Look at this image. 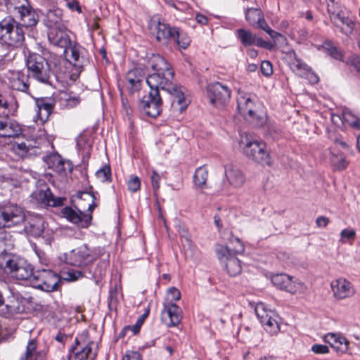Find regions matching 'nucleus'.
<instances>
[{
    "label": "nucleus",
    "mask_w": 360,
    "mask_h": 360,
    "mask_svg": "<svg viewBox=\"0 0 360 360\" xmlns=\"http://www.w3.org/2000/svg\"><path fill=\"white\" fill-rule=\"evenodd\" d=\"M181 309L178 305L172 302L164 304L161 319L168 327L177 326L181 322Z\"/></svg>",
    "instance_id": "obj_17"
},
{
    "label": "nucleus",
    "mask_w": 360,
    "mask_h": 360,
    "mask_svg": "<svg viewBox=\"0 0 360 360\" xmlns=\"http://www.w3.org/2000/svg\"><path fill=\"white\" fill-rule=\"evenodd\" d=\"M69 51L71 52V57L75 63L73 64L72 61L63 59L62 60H59V63H63L66 69L73 66V68L71 70L72 72L60 71L61 73L64 74L65 78L69 77L72 81H75L79 77L84 64L82 60L80 59L79 52L76 46L71 44L70 47H68V51Z\"/></svg>",
    "instance_id": "obj_16"
},
{
    "label": "nucleus",
    "mask_w": 360,
    "mask_h": 360,
    "mask_svg": "<svg viewBox=\"0 0 360 360\" xmlns=\"http://www.w3.org/2000/svg\"><path fill=\"white\" fill-rule=\"evenodd\" d=\"M207 92L210 103L217 107L224 105L231 98L229 86L219 82L207 84Z\"/></svg>",
    "instance_id": "obj_12"
},
{
    "label": "nucleus",
    "mask_w": 360,
    "mask_h": 360,
    "mask_svg": "<svg viewBox=\"0 0 360 360\" xmlns=\"http://www.w3.org/2000/svg\"><path fill=\"white\" fill-rule=\"evenodd\" d=\"M145 69H151L153 73L148 74L146 83L150 88L139 102V108L148 117H156L162 110V100L160 89L171 95L172 103L179 105L183 111L187 107L185 96L181 87L173 84L174 72L171 65L159 54H152L143 65Z\"/></svg>",
    "instance_id": "obj_1"
},
{
    "label": "nucleus",
    "mask_w": 360,
    "mask_h": 360,
    "mask_svg": "<svg viewBox=\"0 0 360 360\" xmlns=\"http://www.w3.org/2000/svg\"><path fill=\"white\" fill-rule=\"evenodd\" d=\"M331 288L335 297L338 299L349 297L354 294V289L352 284L342 278L332 282Z\"/></svg>",
    "instance_id": "obj_23"
},
{
    "label": "nucleus",
    "mask_w": 360,
    "mask_h": 360,
    "mask_svg": "<svg viewBox=\"0 0 360 360\" xmlns=\"http://www.w3.org/2000/svg\"><path fill=\"white\" fill-rule=\"evenodd\" d=\"M21 133L22 128L18 122L11 119L8 114H0V136L16 137Z\"/></svg>",
    "instance_id": "obj_18"
},
{
    "label": "nucleus",
    "mask_w": 360,
    "mask_h": 360,
    "mask_svg": "<svg viewBox=\"0 0 360 360\" xmlns=\"http://www.w3.org/2000/svg\"><path fill=\"white\" fill-rule=\"evenodd\" d=\"M96 178L101 182L111 181V170L109 165H104L95 173Z\"/></svg>",
    "instance_id": "obj_41"
},
{
    "label": "nucleus",
    "mask_w": 360,
    "mask_h": 360,
    "mask_svg": "<svg viewBox=\"0 0 360 360\" xmlns=\"http://www.w3.org/2000/svg\"><path fill=\"white\" fill-rule=\"evenodd\" d=\"M335 117L341 120L343 122L347 124L354 129H360V119L349 110H344L342 114V117L339 115H332L333 120H334Z\"/></svg>",
    "instance_id": "obj_32"
},
{
    "label": "nucleus",
    "mask_w": 360,
    "mask_h": 360,
    "mask_svg": "<svg viewBox=\"0 0 360 360\" xmlns=\"http://www.w3.org/2000/svg\"><path fill=\"white\" fill-rule=\"evenodd\" d=\"M145 75L146 72L141 66L128 71L125 76V80L128 84L130 93H134L140 89L142 78Z\"/></svg>",
    "instance_id": "obj_26"
},
{
    "label": "nucleus",
    "mask_w": 360,
    "mask_h": 360,
    "mask_svg": "<svg viewBox=\"0 0 360 360\" xmlns=\"http://www.w3.org/2000/svg\"><path fill=\"white\" fill-rule=\"evenodd\" d=\"M322 47L326 53L332 58L338 60H342L343 59V56L341 51L338 50L336 46H333L330 41H326L323 43Z\"/></svg>",
    "instance_id": "obj_39"
},
{
    "label": "nucleus",
    "mask_w": 360,
    "mask_h": 360,
    "mask_svg": "<svg viewBox=\"0 0 360 360\" xmlns=\"http://www.w3.org/2000/svg\"><path fill=\"white\" fill-rule=\"evenodd\" d=\"M0 40L13 49L23 44L25 32L22 27L13 18H6L0 22Z\"/></svg>",
    "instance_id": "obj_5"
},
{
    "label": "nucleus",
    "mask_w": 360,
    "mask_h": 360,
    "mask_svg": "<svg viewBox=\"0 0 360 360\" xmlns=\"http://www.w3.org/2000/svg\"><path fill=\"white\" fill-rule=\"evenodd\" d=\"M351 63L352 65L354 66L359 72H360V56H353Z\"/></svg>",
    "instance_id": "obj_62"
},
{
    "label": "nucleus",
    "mask_w": 360,
    "mask_h": 360,
    "mask_svg": "<svg viewBox=\"0 0 360 360\" xmlns=\"http://www.w3.org/2000/svg\"><path fill=\"white\" fill-rule=\"evenodd\" d=\"M237 107L239 112L250 122H255L257 125L263 123L262 119L257 115L255 110V104L249 95L239 94L237 98Z\"/></svg>",
    "instance_id": "obj_13"
},
{
    "label": "nucleus",
    "mask_w": 360,
    "mask_h": 360,
    "mask_svg": "<svg viewBox=\"0 0 360 360\" xmlns=\"http://www.w3.org/2000/svg\"><path fill=\"white\" fill-rule=\"evenodd\" d=\"M271 282L278 288L285 290L291 294L295 293L301 284L293 281L292 277L285 274H279L272 276Z\"/></svg>",
    "instance_id": "obj_21"
},
{
    "label": "nucleus",
    "mask_w": 360,
    "mask_h": 360,
    "mask_svg": "<svg viewBox=\"0 0 360 360\" xmlns=\"http://www.w3.org/2000/svg\"><path fill=\"white\" fill-rule=\"evenodd\" d=\"M2 108L7 110L6 113L3 112V115L8 114V116L9 115H15L18 108V104L15 98H11L10 100L4 101Z\"/></svg>",
    "instance_id": "obj_42"
},
{
    "label": "nucleus",
    "mask_w": 360,
    "mask_h": 360,
    "mask_svg": "<svg viewBox=\"0 0 360 360\" xmlns=\"http://www.w3.org/2000/svg\"><path fill=\"white\" fill-rule=\"evenodd\" d=\"M348 344L349 342L344 337H341L337 340V344L335 345V349L337 352H340L341 353H344L348 349Z\"/></svg>",
    "instance_id": "obj_48"
},
{
    "label": "nucleus",
    "mask_w": 360,
    "mask_h": 360,
    "mask_svg": "<svg viewBox=\"0 0 360 360\" xmlns=\"http://www.w3.org/2000/svg\"><path fill=\"white\" fill-rule=\"evenodd\" d=\"M148 314H149V310L148 309L144 314H143L141 315V316L140 318L138 319V320L136 321V323L134 326H131L133 335H136L139 332L140 328H141L145 319L148 316Z\"/></svg>",
    "instance_id": "obj_49"
},
{
    "label": "nucleus",
    "mask_w": 360,
    "mask_h": 360,
    "mask_svg": "<svg viewBox=\"0 0 360 360\" xmlns=\"http://www.w3.org/2000/svg\"><path fill=\"white\" fill-rule=\"evenodd\" d=\"M263 323L262 324L265 326L266 331L271 333H276L279 329L278 324L275 319L271 315L268 317H263Z\"/></svg>",
    "instance_id": "obj_43"
},
{
    "label": "nucleus",
    "mask_w": 360,
    "mask_h": 360,
    "mask_svg": "<svg viewBox=\"0 0 360 360\" xmlns=\"http://www.w3.org/2000/svg\"><path fill=\"white\" fill-rule=\"evenodd\" d=\"M150 179H151V184H152V186H153V188L154 191V193H155V195H156V193L160 188L159 181L160 180V176L155 171H153L151 174Z\"/></svg>",
    "instance_id": "obj_52"
},
{
    "label": "nucleus",
    "mask_w": 360,
    "mask_h": 360,
    "mask_svg": "<svg viewBox=\"0 0 360 360\" xmlns=\"http://www.w3.org/2000/svg\"><path fill=\"white\" fill-rule=\"evenodd\" d=\"M259 20L257 22L256 25L258 27L263 30L266 32V30L271 29L269 26L268 25L267 22H266L263 13L262 14V18H259Z\"/></svg>",
    "instance_id": "obj_60"
},
{
    "label": "nucleus",
    "mask_w": 360,
    "mask_h": 360,
    "mask_svg": "<svg viewBox=\"0 0 360 360\" xmlns=\"http://www.w3.org/2000/svg\"><path fill=\"white\" fill-rule=\"evenodd\" d=\"M243 153L255 162L271 165L269 153L266 150V143L259 141H248L243 148Z\"/></svg>",
    "instance_id": "obj_10"
},
{
    "label": "nucleus",
    "mask_w": 360,
    "mask_h": 360,
    "mask_svg": "<svg viewBox=\"0 0 360 360\" xmlns=\"http://www.w3.org/2000/svg\"><path fill=\"white\" fill-rule=\"evenodd\" d=\"M234 241L237 245L233 248L227 245H219L216 250L219 259L224 264L227 273L231 276H236L241 272L240 262L236 255L243 254L245 251V246L238 238H235Z\"/></svg>",
    "instance_id": "obj_4"
},
{
    "label": "nucleus",
    "mask_w": 360,
    "mask_h": 360,
    "mask_svg": "<svg viewBox=\"0 0 360 360\" xmlns=\"http://www.w3.org/2000/svg\"><path fill=\"white\" fill-rule=\"evenodd\" d=\"M29 75L25 74L22 71H16L12 73V76L10 78V84L13 90L27 92L29 90L30 84Z\"/></svg>",
    "instance_id": "obj_28"
},
{
    "label": "nucleus",
    "mask_w": 360,
    "mask_h": 360,
    "mask_svg": "<svg viewBox=\"0 0 360 360\" xmlns=\"http://www.w3.org/2000/svg\"><path fill=\"white\" fill-rule=\"evenodd\" d=\"M150 33L157 41L167 45L170 41L175 42L180 48L186 49L191 43L188 34L179 27L171 26L160 18H153L149 23Z\"/></svg>",
    "instance_id": "obj_2"
},
{
    "label": "nucleus",
    "mask_w": 360,
    "mask_h": 360,
    "mask_svg": "<svg viewBox=\"0 0 360 360\" xmlns=\"http://www.w3.org/2000/svg\"><path fill=\"white\" fill-rule=\"evenodd\" d=\"M255 311L261 323H263V317H268L269 316L271 315V312L267 311L264 307V304L262 303L257 304L255 307Z\"/></svg>",
    "instance_id": "obj_47"
},
{
    "label": "nucleus",
    "mask_w": 360,
    "mask_h": 360,
    "mask_svg": "<svg viewBox=\"0 0 360 360\" xmlns=\"http://www.w3.org/2000/svg\"><path fill=\"white\" fill-rule=\"evenodd\" d=\"M90 254L86 245L73 250L68 253H64L60 259L67 264L83 267L84 271H89Z\"/></svg>",
    "instance_id": "obj_11"
},
{
    "label": "nucleus",
    "mask_w": 360,
    "mask_h": 360,
    "mask_svg": "<svg viewBox=\"0 0 360 360\" xmlns=\"http://www.w3.org/2000/svg\"><path fill=\"white\" fill-rule=\"evenodd\" d=\"M237 37L244 46H250L255 42L256 35L243 28L237 30Z\"/></svg>",
    "instance_id": "obj_34"
},
{
    "label": "nucleus",
    "mask_w": 360,
    "mask_h": 360,
    "mask_svg": "<svg viewBox=\"0 0 360 360\" xmlns=\"http://www.w3.org/2000/svg\"><path fill=\"white\" fill-rule=\"evenodd\" d=\"M295 67L297 70H303L307 75V78L312 84H316L319 81V77L312 71L311 68L307 64L302 63L300 60H297V63Z\"/></svg>",
    "instance_id": "obj_36"
},
{
    "label": "nucleus",
    "mask_w": 360,
    "mask_h": 360,
    "mask_svg": "<svg viewBox=\"0 0 360 360\" xmlns=\"http://www.w3.org/2000/svg\"><path fill=\"white\" fill-rule=\"evenodd\" d=\"M340 336H338L335 334L331 333L328 334L325 337V341L330 344V345L335 348V345L337 344V340H338Z\"/></svg>",
    "instance_id": "obj_56"
},
{
    "label": "nucleus",
    "mask_w": 360,
    "mask_h": 360,
    "mask_svg": "<svg viewBox=\"0 0 360 360\" xmlns=\"http://www.w3.org/2000/svg\"><path fill=\"white\" fill-rule=\"evenodd\" d=\"M140 179L136 176H133L128 181V189L133 193L136 192L140 188Z\"/></svg>",
    "instance_id": "obj_50"
},
{
    "label": "nucleus",
    "mask_w": 360,
    "mask_h": 360,
    "mask_svg": "<svg viewBox=\"0 0 360 360\" xmlns=\"http://www.w3.org/2000/svg\"><path fill=\"white\" fill-rule=\"evenodd\" d=\"M5 302L6 303L4 302V304L6 311H4V314L5 315L9 316L20 312V305L18 299L12 296L11 297H8V299Z\"/></svg>",
    "instance_id": "obj_35"
},
{
    "label": "nucleus",
    "mask_w": 360,
    "mask_h": 360,
    "mask_svg": "<svg viewBox=\"0 0 360 360\" xmlns=\"http://www.w3.org/2000/svg\"><path fill=\"white\" fill-rule=\"evenodd\" d=\"M68 6L70 8V9H71L72 11L76 10L79 13L82 12L81 7H80L78 1H72L71 2H68Z\"/></svg>",
    "instance_id": "obj_63"
},
{
    "label": "nucleus",
    "mask_w": 360,
    "mask_h": 360,
    "mask_svg": "<svg viewBox=\"0 0 360 360\" xmlns=\"http://www.w3.org/2000/svg\"><path fill=\"white\" fill-rule=\"evenodd\" d=\"M224 174L228 181V185L235 188L241 187L245 181V176L243 172L232 164L224 165Z\"/></svg>",
    "instance_id": "obj_22"
},
{
    "label": "nucleus",
    "mask_w": 360,
    "mask_h": 360,
    "mask_svg": "<svg viewBox=\"0 0 360 360\" xmlns=\"http://www.w3.org/2000/svg\"><path fill=\"white\" fill-rule=\"evenodd\" d=\"M29 3L28 0H7L6 7L16 15L22 11V8L28 6Z\"/></svg>",
    "instance_id": "obj_37"
},
{
    "label": "nucleus",
    "mask_w": 360,
    "mask_h": 360,
    "mask_svg": "<svg viewBox=\"0 0 360 360\" xmlns=\"http://www.w3.org/2000/svg\"><path fill=\"white\" fill-rule=\"evenodd\" d=\"M16 150H18V153L22 152V155H24L29 153L30 146H27L26 143L22 142L20 143L17 144Z\"/></svg>",
    "instance_id": "obj_61"
},
{
    "label": "nucleus",
    "mask_w": 360,
    "mask_h": 360,
    "mask_svg": "<svg viewBox=\"0 0 360 360\" xmlns=\"http://www.w3.org/2000/svg\"><path fill=\"white\" fill-rule=\"evenodd\" d=\"M311 350L315 354H324L329 352V348L328 346L320 344H315L311 347Z\"/></svg>",
    "instance_id": "obj_53"
},
{
    "label": "nucleus",
    "mask_w": 360,
    "mask_h": 360,
    "mask_svg": "<svg viewBox=\"0 0 360 360\" xmlns=\"http://www.w3.org/2000/svg\"><path fill=\"white\" fill-rule=\"evenodd\" d=\"M43 160L49 169H52L61 177L66 176L73 169L71 162L63 160L57 153H49L44 156Z\"/></svg>",
    "instance_id": "obj_14"
},
{
    "label": "nucleus",
    "mask_w": 360,
    "mask_h": 360,
    "mask_svg": "<svg viewBox=\"0 0 360 360\" xmlns=\"http://www.w3.org/2000/svg\"><path fill=\"white\" fill-rule=\"evenodd\" d=\"M39 11L33 8L30 3L25 8H22V11L15 16L19 19L18 23L22 27H34L39 21Z\"/></svg>",
    "instance_id": "obj_19"
},
{
    "label": "nucleus",
    "mask_w": 360,
    "mask_h": 360,
    "mask_svg": "<svg viewBox=\"0 0 360 360\" xmlns=\"http://www.w3.org/2000/svg\"><path fill=\"white\" fill-rule=\"evenodd\" d=\"M25 221V214L14 204L0 207V229L18 226Z\"/></svg>",
    "instance_id": "obj_9"
},
{
    "label": "nucleus",
    "mask_w": 360,
    "mask_h": 360,
    "mask_svg": "<svg viewBox=\"0 0 360 360\" xmlns=\"http://www.w3.org/2000/svg\"><path fill=\"white\" fill-rule=\"evenodd\" d=\"M28 75L38 82L51 84V71L48 60L40 54L31 53L26 60Z\"/></svg>",
    "instance_id": "obj_6"
},
{
    "label": "nucleus",
    "mask_w": 360,
    "mask_h": 360,
    "mask_svg": "<svg viewBox=\"0 0 360 360\" xmlns=\"http://www.w3.org/2000/svg\"><path fill=\"white\" fill-rule=\"evenodd\" d=\"M60 285V276L50 269L38 270L32 277V286L45 292L57 291Z\"/></svg>",
    "instance_id": "obj_8"
},
{
    "label": "nucleus",
    "mask_w": 360,
    "mask_h": 360,
    "mask_svg": "<svg viewBox=\"0 0 360 360\" xmlns=\"http://www.w3.org/2000/svg\"><path fill=\"white\" fill-rule=\"evenodd\" d=\"M44 221L41 217L37 216L31 217L27 220L24 226L25 232L34 238L39 237L42 235L44 226Z\"/></svg>",
    "instance_id": "obj_27"
},
{
    "label": "nucleus",
    "mask_w": 360,
    "mask_h": 360,
    "mask_svg": "<svg viewBox=\"0 0 360 360\" xmlns=\"http://www.w3.org/2000/svg\"><path fill=\"white\" fill-rule=\"evenodd\" d=\"M83 276V272L76 271L75 269H68L67 271H62L60 280L63 279L67 281H75Z\"/></svg>",
    "instance_id": "obj_44"
},
{
    "label": "nucleus",
    "mask_w": 360,
    "mask_h": 360,
    "mask_svg": "<svg viewBox=\"0 0 360 360\" xmlns=\"http://www.w3.org/2000/svg\"><path fill=\"white\" fill-rule=\"evenodd\" d=\"M49 40L53 45L63 49L64 53H68V47L72 44L68 32L60 27L53 28L50 31Z\"/></svg>",
    "instance_id": "obj_20"
},
{
    "label": "nucleus",
    "mask_w": 360,
    "mask_h": 360,
    "mask_svg": "<svg viewBox=\"0 0 360 360\" xmlns=\"http://www.w3.org/2000/svg\"><path fill=\"white\" fill-rule=\"evenodd\" d=\"M168 295H170L172 297V300L174 301H177L181 298L180 291L174 287L169 288Z\"/></svg>",
    "instance_id": "obj_58"
},
{
    "label": "nucleus",
    "mask_w": 360,
    "mask_h": 360,
    "mask_svg": "<svg viewBox=\"0 0 360 360\" xmlns=\"http://www.w3.org/2000/svg\"><path fill=\"white\" fill-rule=\"evenodd\" d=\"M63 11L61 9L56 8L50 9L47 11L45 19V25L52 28H60L62 21Z\"/></svg>",
    "instance_id": "obj_30"
},
{
    "label": "nucleus",
    "mask_w": 360,
    "mask_h": 360,
    "mask_svg": "<svg viewBox=\"0 0 360 360\" xmlns=\"http://www.w3.org/2000/svg\"><path fill=\"white\" fill-rule=\"evenodd\" d=\"M0 268L12 278L28 281L32 285L35 271L27 260L4 250L0 253Z\"/></svg>",
    "instance_id": "obj_3"
},
{
    "label": "nucleus",
    "mask_w": 360,
    "mask_h": 360,
    "mask_svg": "<svg viewBox=\"0 0 360 360\" xmlns=\"http://www.w3.org/2000/svg\"><path fill=\"white\" fill-rule=\"evenodd\" d=\"M122 360H141V355L138 352L127 351Z\"/></svg>",
    "instance_id": "obj_55"
},
{
    "label": "nucleus",
    "mask_w": 360,
    "mask_h": 360,
    "mask_svg": "<svg viewBox=\"0 0 360 360\" xmlns=\"http://www.w3.org/2000/svg\"><path fill=\"white\" fill-rule=\"evenodd\" d=\"M84 195H86L87 197L90 196V192L79 191L75 197V206L79 214L72 207L67 206L61 210V214L69 221L77 224L82 228H87L89 226L88 219L84 220V218L87 217L85 214V211L90 210V203L87 202L84 205L83 200H85V198H83Z\"/></svg>",
    "instance_id": "obj_7"
},
{
    "label": "nucleus",
    "mask_w": 360,
    "mask_h": 360,
    "mask_svg": "<svg viewBox=\"0 0 360 360\" xmlns=\"http://www.w3.org/2000/svg\"><path fill=\"white\" fill-rule=\"evenodd\" d=\"M90 133L88 131H84L77 138V146L82 153L86 156L90 154Z\"/></svg>",
    "instance_id": "obj_33"
},
{
    "label": "nucleus",
    "mask_w": 360,
    "mask_h": 360,
    "mask_svg": "<svg viewBox=\"0 0 360 360\" xmlns=\"http://www.w3.org/2000/svg\"><path fill=\"white\" fill-rule=\"evenodd\" d=\"M33 200L41 205L51 207H60L64 205L66 198L64 197H55L47 186L36 189L31 195Z\"/></svg>",
    "instance_id": "obj_15"
},
{
    "label": "nucleus",
    "mask_w": 360,
    "mask_h": 360,
    "mask_svg": "<svg viewBox=\"0 0 360 360\" xmlns=\"http://www.w3.org/2000/svg\"><path fill=\"white\" fill-rule=\"evenodd\" d=\"M262 12L260 9L250 8L245 12L246 20L252 26H255L257 22L262 18Z\"/></svg>",
    "instance_id": "obj_38"
},
{
    "label": "nucleus",
    "mask_w": 360,
    "mask_h": 360,
    "mask_svg": "<svg viewBox=\"0 0 360 360\" xmlns=\"http://www.w3.org/2000/svg\"><path fill=\"white\" fill-rule=\"evenodd\" d=\"M37 105L39 113L41 114V111L44 110L46 117H48L50 115L53 108V104L51 102H48L46 99L44 98L38 100L37 102Z\"/></svg>",
    "instance_id": "obj_46"
},
{
    "label": "nucleus",
    "mask_w": 360,
    "mask_h": 360,
    "mask_svg": "<svg viewBox=\"0 0 360 360\" xmlns=\"http://www.w3.org/2000/svg\"><path fill=\"white\" fill-rule=\"evenodd\" d=\"M355 231L354 230H348V229H343L341 233L340 236L342 238H347V239H354L355 237Z\"/></svg>",
    "instance_id": "obj_59"
},
{
    "label": "nucleus",
    "mask_w": 360,
    "mask_h": 360,
    "mask_svg": "<svg viewBox=\"0 0 360 360\" xmlns=\"http://www.w3.org/2000/svg\"><path fill=\"white\" fill-rule=\"evenodd\" d=\"M331 161L335 165V168L338 170H343L348 165V162L343 155L338 156V155L333 154L331 157Z\"/></svg>",
    "instance_id": "obj_45"
},
{
    "label": "nucleus",
    "mask_w": 360,
    "mask_h": 360,
    "mask_svg": "<svg viewBox=\"0 0 360 360\" xmlns=\"http://www.w3.org/2000/svg\"><path fill=\"white\" fill-rule=\"evenodd\" d=\"M261 72L266 76L269 77L273 74V67L271 63L268 60H263L261 63Z\"/></svg>",
    "instance_id": "obj_51"
},
{
    "label": "nucleus",
    "mask_w": 360,
    "mask_h": 360,
    "mask_svg": "<svg viewBox=\"0 0 360 360\" xmlns=\"http://www.w3.org/2000/svg\"><path fill=\"white\" fill-rule=\"evenodd\" d=\"M13 51L14 49L8 44L0 41V62L4 60H10L13 59L15 56Z\"/></svg>",
    "instance_id": "obj_40"
},
{
    "label": "nucleus",
    "mask_w": 360,
    "mask_h": 360,
    "mask_svg": "<svg viewBox=\"0 0 360 360\" xmlns=\"http://www.w3.org/2000/svg\"><path fill=\"white\" fill-rule=\"evenodd\" d=\"M94 256H95V259L101 257L103 259L101 266L96 269L94 276L95 283L99 290L102 285V278L105 275V268L108 265L105 260L109 258V254L105 250L104 248L99 247L94 250Z\"/></svg>",
    "instance_id": "obj_25"
},
{
    "label": "nucleus",
    "mask_w": 360,
    "mask_h": 360,
    "mask_svg": "<svg viewBox=\"0 0 360 360\" xmlns=\"http://www.w3.org/2000/svg\"><path fill=\"white\" fill-rule=\"evenodd\" d=\"M330 12V10H328ZM330 18L333 23L345 34H349L352 32L354 22L348 16H346L342 11L329 13Z\"/></svg>",
    "instance_id": "obj_24"
},
{
    "label": "nucleus",
    "mask_w": 360,
    "mask_h": 360,
    "mask_svg": "<svg viewBox=\"0 0 360 360\" xmlns=\"http://www.w3.org/2000/svg\"><path fill=\"white\" fill-rule=\"evenodd\" d=\"M208 177V171L205 166L198 167L193 175V183L199 188H205Z\"/></svg>",
    "instance_id": "obj_31"
},
{
    "label": "nucleus",
    "mask_w": 360,
    "mask_h": 360,
    "mask_svg": "<svg viewBox=\"0 0 360 360\" xmlns=\"http://www.w3.org/2000/svg\"><path fill=\"white\" fill-rule=\"evenodd\" d=\"M257 46L264 48L268 50H271L274 48V44L270 41L263 40L262 38L255 37V44Z\"/></svg>",
    "instance_id": "obj_54"
},
{
    "label": "nucleus",
    "mask_w": 360,
    "mask_h": 360,
    "mask_svg": "<svg viewBox=\"0 0 360 360\" xmlns=\"http://www.w3.org/2000/svg\"><path fill=\"white\" fill-rule=\"evenodd\" d=\"M37 342L30 340L27 345L26 352L19 360H45L46 354L43 351L37 352Z\"/></svg>",
    "instance_id": "obj_29"
},
{
    "label": "nucleus",
    "mask_w": 360,
    "mask_h": 360,
    "mask_svg": "<svg viewBox=\"0 0 360 360\" xmlns=\"http://www.w3.org/2000/svg\"><path fill=\"white\" fill-rule=\"evenodd\" d=\"M195 20L199 24L202 25H206L208 21L207 18L205 15L200 13L196 15Z\"/></svg>",
    "instance_id": "obj_64"
},
{
    "label": "nucleus",
    "mask_w": 360,
    "mask_h": 360,
    "mask_svg": "<svg viewBox=\"0 0 360 360\" xmlns=\"http://www.w3.org/2000/svg\"><path fill=\"white\" fill-rule=\"evenodd\" d=\"M330 222V219L328 217L320 216L316 219V224L319 228H325L328 226Z\"/></svg>",
    "instance_id": "obj_57"
}]
</instances>
